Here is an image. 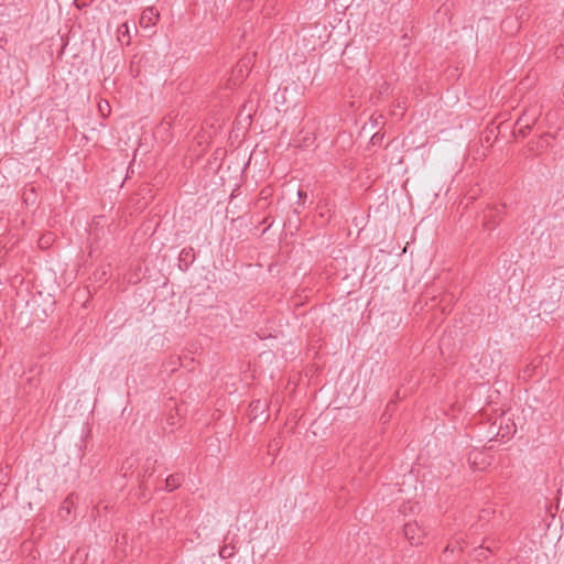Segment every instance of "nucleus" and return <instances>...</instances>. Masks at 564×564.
I'll list each match as a JSON object with an SVG mask.
<instances>
[{
    "mask_svg": "<svg viewBox=\"0 0 564 564\" xmlns=\"http://www.w3.org/2000/svg\"><path fill=\"white\" fill-rule=\"evenodd\" d=\"M183 481H184V475L183 474L170 475L165 479V489L167 491H173V490L177 489L182 485Z\"/></svg>",
    "mask_w": 564,
    "mask_h": 564,
    "instance_id": "obj_4",
    "label": "nucleus"
},
{
    "mask_svg": "<svg viewBox=\"0 0 564 564\" xmlns=\"http://www.w3.org/2000/svg\"><path fill=\"white\" fill-rule=\"evenodd\" d=\"M376 139H378V134H373V135H372V138H371V142H372L373 144H376Z\"/></svg>",
    "mask_w": 564,
    "mask_h": 564,
    "instance_id": "obj_12",
    "label": "nucleus"
},
{
    "mask_svg": "<svg viewBox=\"0 0 564 564\" xmlns=\"http://www.w3.org/2000/svg\"><path fill=\"white\" fill-rule=\"evenodd\" d=\"M517 123L520 126L519 130L522 134H525L527 131H529L531 129V124L529 122L524 123L523 117L519 118Z\"/></svg>",
    "mask_w": 564,
    "mask_h": 564,
    "instance_id": "obj_7",
    "label": "nucleus"
},
{
    "mask_svg": "<svg viewBox=\"0 0 564 564\" xmlns=\"http://www.w3.org/2000/svg\"><path fill=\"white\" fill-rule=\"evenodd\" d=\"M124 39H126V44L129 45L131 35H130V29H129V25L127 22H124L118 26V40L120 42H123Z\"/></svg>",
    "mask_w": 564,
    "mask_h": 564,
    "instance_id": "obj_6",
    "label": "nucleus"
},
{
    "mask_svg": "<svg viewBox=\"0 0 564 564\" xmlns=\"http://www.w3.org/2000/svg\"><path fill=\"white\" fill-rule=\"evenodd\" d=\"M457 544H458V542L448 543L447 546L444 550V553L445 554L448 553V552L454 553L457 550V547H458Z\"/></svg>",
    "mask_w": 564,
    "mask_h": 564,
    "instance_id": "obj_8",
    "label": "nucleus"
},
{
    "mask_svg": "<svg viewBox=\"0 0 564 564\" xmlns=\"http://www.w3.org/2000/svg\"><path fill=\"white\" fill-rule=\"evenodd\" d=\"M498 215V210L494 213L492 210H489L488 214L484 216V226L487 230H494L497 225L498 220L496 219V216Z\"/></svg>",
    "mask_w": 564,
    "mask_h": 564,
    "instance_id": "obj_5",
    "label": "nucleus"
},
{
    "mask_svg": "<svg viewBox=\"0 0 564 564\" xmlns=\"http://www.w3.org/2000/svg\"><path fill=\"white\" fill-rule=\"evenodd\" d=\"M251 406L253 408V410H263L265 408V404L262 403L260 400H257L251 403Z\"/></svg>",
    "mask_w": 564,
    "mask_h": 564,
    "instance_id": "obj_10",
    "label": "nucleus"
},
{
    "mask_svg": "<svg viewBox=\"0 0 564 564\" xmlns=\"http://www.w3.org/2000/svg\"><path fill=\"white\" fill-rule=\"evenodd\" d=\"M94 0H76V4L78 8L87 7Z\"/></svg>",
    "mask_w": 564,
    "mask_h": 564,
    "instance_id": "obj_11",
    "label": "nucleus"
},
{
    "mask_svg": "<svg viewBox=\"0 0 564 564\" xmlns=\"http://www.w3.org/2000/svg\"><path fill=\"white\" fill-rule=\"evenodd\" d=\"M403 533L405 539L412 545H419L423 543L424 538L426 536V529L423 524H420L417 521H409L403 525Z\"/></svg>",
    "mask_w": 564,
    "mask_h": 564,
    "instance_id": "obj_1",
    "label": "nucleus"
},
{
    "mask_svg": "<svg viewBox=\"0 0 564 564\" xmlns=\"http://www.w3.org/2000/svg\"><path fill=\"white\" fill-rule=\"evenodd\" d=\"M159 12L154 8H145L140 17V25L142 28H150L159 20Z\"/></svg>",
    "mask_w": 564,
    "mask_h": 564,
    "instance_id": "obj_2",
    "label": "nucleus"
},
{
    "mask_svg": "<svg viewBox=\"0 0 564 564\" xmlns=\"http://www.w3.org/2000/svg\"><path fill=\"white\" fill-rule=\"evenodd\" d=\"M220 556L226 558V557H229L232 555V551H230L227 546H224L220 552H219Z\"/></svg>",
    "mask_w": 564,
    "mask_h": 564,
    "instance_id": "obj_9",
    "label": "nucleus"
},
{
    "mask_svg": "<svg viewBox=\"0 0 564 564\" xmlns=\"http://www.w3.org/2000/svg\"><path fill=\"white\" fill-rule=\"evenodd\" d=\"M180 268L186 270L195 260L193 248H184L180 253Z\"/></svg>",
    "mask_w": 564,
    "mask_h": 564,
    "instance_id": "obj_3",
    "label": "nucleus"
}]
</instances>
